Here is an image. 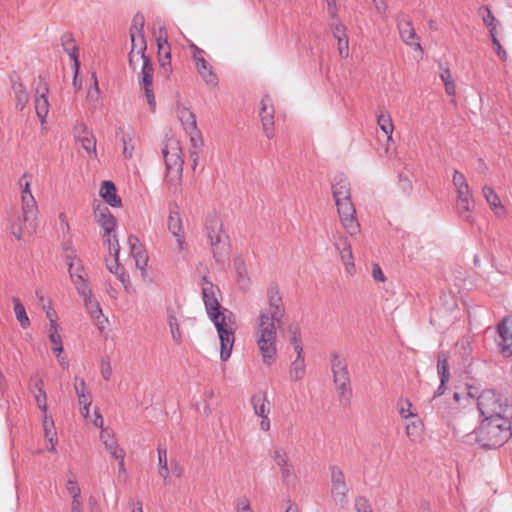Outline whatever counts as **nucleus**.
Masks as SVG:
<instances>
[{"label":"nucleus","instance_id":"1","mask_svg":"<svg viewBox=\"0 0 512 512\" xmlns=\"http://www.w3.org/2000/svg\"><path fill=\"white\" fill-rule=\"evenodd\" d=\"M267 305L260 309L254 322V338L265 365L270 366L277 356V328L285 317V306L277 284L266 290Z\"/></svg>","mask_w":512,"mask_h":512},{"label":"nucleus","instance_id":"2","mask_svg":"<svg viewBox=\"0 0 512 512\" xmlns=\"http://www.w3.org/2000/svg\"><path fill=\"white\" fill-rule=\"evenodd\" d=\"M202 286L203 300L210 320L216 327L220 340V358L227 361L235 342V318L232 312L221 309L214 286L206 278Z\"/></svg>","mask_w":512,"mask_h":512},{"label":"nucleus","instance_id":"3","mask_svg":"<svg viewBox=\"0 0 512 512\" xmlns=\"http://www.w3.org/2000/svg\"><path fill=\"white\" fill-rule=\"evenodd\" d=\"M204 235L208 240L214 259L223 263L229 256V236L223 228L221 217L213 212L207 215L204 222Z\"/></svg>","mask_w":512,"mask_h":512},{"label":"nucleus","instance_id":"4","mask_svg":"<svg viewBox=\"0 0 512 512\" xmlns=\"http://www.w3.org/2000/svg\"><path fill=\"white\" fill-rule=\"evenodd\" d=\"M477 437L482 446L497 448L502 446L512 436L509 428H507V420L498 417L491 420H483L478 429Z\"/></svg>","mask_w":512,"mask_h":512},{"label":"nucleus","instance_id":"5","mask_svg":"<svg viewBox=\"0 0 512 512\" xmlns=\"http://www.w3.org/2000/svg\"><path fill=\"white\" fill-rule=\"evenodd\" d=\"M23 218H12L10 230L18 240L26 234H31L34 229V220L37 214V204L33 194H21Z\"/></svg>","mask_w":512,"mask_h":512},{"label":"nucleus","instance_id":"6","mask_svg":"<svg viewBox=\"0 0 512 512\" xmlns=\"http://www.w3.org/2000/svg\"><path fill=\"white\" fill-rule=\"evenodd\" d=\"M165 165L166 177L169 182H176L181 178L184 161L181 157L182 150L176 138L167 137L161 149Z\"/></svg>","mask_w":512,"mask_h":512},{"label":"nucleus","instance_id":"7","mask_svg":"<svg viewBox=\"0 0 512 512\" xmlns=\"http://www.w3.org/2000/svg\"><path fill=\"white\" fill-rule=\"evenodd\" d=\"M334 197L343 228L351 236L356 235L360 230V225L356 218V209L350 194H334Z\"/></svg>","mask_w":512,"mask_h":512},{"label":"nucleus","instance_id":"8","mask_svg":"<svg viewBox=\"0 0 512 512\" xmlns=\"http://www.w3.org/2000/svg\"><path fill=\"white\" fill-rule=\"evenodd\" d=\"M478 409L484 420L504 417L505 405L501 402V398L492 390L483 391L477 401Z\"/></svg>","mask_w":512,"mask_h":512},{"label":"nucleus","instance_id":"9","mask_svg":"<svg viewBox=\"0 0 512 512\" xmlns=\"http://www.w3.org/2000/svg\"><path fill=\"white\" fill-rule=\"evenodd\" d=\"M167 227L176 240L177 251L179 253H182L187 249V243L185 240V232L183 228L182 219L179 213V207L175 203L170 204L169 206V217Z\"/></svg>","mask_w":512,"mask_h":512},{"label":"nucleus","instance_id":"10","mask_svg":"<svg viewBox=\"0 0 512 512\" xmlns=\"http://www.w3.org/2000/svg\"><path fill=\"white\" fill-rule=\"evenodd\" d=\"M154 68L151 59H144L138 74L139 84L144 88L145 96L152 112H155L156 101L153 92Z\"/></svg>","mask_w":512,"mask_h":512},{"label":"nucleus","instance_id":"11","mask_svg":"<svg viewBox=\"0 0 512 512\" xmlns=\"http://www.w3.org/2000/svg\"><path fill=\"white\" fill-rule=\"evenodd\" d=\"M348 491L343 471L339 467L333 466L331 468V496L334 502L343 507L347 503Z\"/></svg>","mask_w":512,"mask_h":512},{"label":"nucleus","instance_id":"12","mask_svg":"<svg viewBox=\"0 0 512 512\" xmlns=\"http://www.w3.org/2000/svg\"><path fill=\"white\" fill-rule=\"evenodd\" d=\"M109 253L111 255V259H106V267L107 269L113 273L117 278L122 282L124 287L127 289V285L129 284V276L124 272V268L119 264V243L118 239L114 238L112 241L110 238L107 239Z\"/></svg>","mask_w":512,"mask_h":512},{"label":"nucleus","instance_id":"13","mask_svg":"<svg viewBox=\"0 0 512 512\" xmlns=\"http://www.w3.org/2000/svg\"><path fill=\"white\" fill-rule=\"evenodd\" d=\"M396 21L399 35L402 41L405 44L413 46L415 49L422 52V47L419 43V38L416 35L411 19L404 13H400L397 15Z\"/></svg>","mask_w":512,"mask_h":512},{"label":"nucleus","instance_id":"14","mask_svg":"<svg viewBox=\"0 0 512 512\" xmlns=\"http://www.w3.org/2000/svg\"><path fill=\"white\" fill-rule=\"evenodd\" d=\"M127 244L130 248V255L135 262L136 268L140 270L142 277H146L148 255L144 246L139 242V239L134 235H129L127 239Z\"/></svg>","mask_w":512,"mask_h":512},{"label":"nucleus","instance_id":"15","mask_svg":"<svg viewBox=\"0 0 512 512\" xmlns=\"http://www.w3.org/2000/svg\"><path fill=\"white\" fill-rule=\"evenodd\" d=\"M49 86L42 76H39V82L35 90V110L41 123L45 122L49 112L48 95Z\"/></svg>","mask_w":512,"mask_h":512},{"label":"nucleus","instance_id":"16","mask_svg":"<svg viewBox=\"0 0 512 512\" xmlns=\"http://www.w3.org/2000/svg\"><path fill=\"white\" fill-rule=\"evenodd\" d=\"M94 214L97 222L104 229V237L106 240L110 238L114 241L115 235L111 236V233L115 231L117 223L116 219L111 215L109 209L104 204H94Z\"/></svg>","mask_w":512,"mask_h":512},{"label":"nucleus","instance_id":"17","mask_svg":"<svg viewBox=\"0 0 512 512\" xmlns=\"http://www.w3.org/2000/svg\"><path fill=\"white\" fill-rule=\"evenodd\" d=\"M9 80L15 98V108L18 111H23L29 102V92L27 91L21 76L16 71L9 74Z\"/></svg>","mask_w":512,"mask_h":512},{"label":"nucleus","instance_id":"18","mask_svg":"<svg viewBox=\"0 0 512 512\" xmlns=\"http://www.w3.org/2000/svg\"><path fill=\"white\" fill-rule=\"evenodd\" d=\"M334 246L340 254L345 271L348 274H353L355 272L354 257L347 237L342 234L334 237Z\"/></svg>","mask_w":512,"mask_h":512},{"label":"nucleus","instance_id":"19","mask_svg":"<svg viewBox=\"0 0 512 512\" xmlns=\"http://www.w3.org/2000/svg\"><path fill=\"white\" fill-rule=\"evenodd\" d=\"M79 295L83 298L84 305L91 318L99 328L103 329L107 323V318L104 317L100 304L93 296L91 288L87 289L84 293H79Z\"/></svg>","mask_w":512,"mask_h":512},{"label":"nucleus","instance_id":"20","mask_svg":"<svg viewBox=\"0 0 512 512\" xmlns=\"http://www.w3.org/2000/svg\"><path fill=\"white\" fill-rule=\"evenodd\" d=\"M260 119L265 135L271 139L274 137V108L271 98L265 96L260 102Z\"/></svg>","mask_w":512,"mask_h":512},{"label":"nucleus","instance_id":"21","mask_svg":"<svg viewBox=\"0 0 512 512\" xmlns=\"http://www.w3.org/2000/svg\"><path fill=\"white\" fill-rule=\"evenodd\" d=\"M68 270L70 279L78 294L84 293L87 289L90 288L89 277L82 261H76V263H71L68 266Z\"/></svg>","mask_w":512,"mask_h":512},{"label":"nucleus","instance_id":"22","mask_svg":"<svg viewBox=\"0 0 512 512\" xmlns=\"http://www.w3.org/2000/svg\"><path fill=\"white\" fill-rule=\"evenodd\" d=\"M333 383L339 401L346 404L349 403L353 394L349 371L334 375Z\"/></svg>","mask_w":512,"mask_h":512},{"label":"nucleus","instance_id":"23","mask_svg":"<svg viewBox=\"0 0 512 512\" xmlns=\"http://www.w3.org/2000/svg\"><path fill=\"white\" fill-rule=\"evenodd\" d=\"M144 24L145 18L141 13L134 15L132 24L130 27V39L134 42V47L140 49H147L146 40L144 36Z\"/></svg>","mask_w":512,"mask_h":512},{"label":"nucleus","instance_id":"24","mask_svg":"<svg viewBox=\"0 0 512 512\" xmlns=\"http://www.w3.org/2000/svg\"><path fill=\"white\" fill-rule=\"evenodd\" d=\"M178 117H179L180 121L182 122L186 132H188L190 134L191 142L193 143V146L196 147V140H195L194 134L199 133V131L197 129L195 114L187 108H182L178 112Z\"/></svg>","mask_w":512,"mask_h":512},{"label":"nucleus","instance_id":"25","mask_svg":"<svg viewBox=\"0 0 512 512\" xmlns=\"http://www.w3.org/2000/svg\"><path fill=\"white\" fill-rule=\"evenodd\" d=\"M498 329L503 352L512 355V316L505 318Z\"/></svg>","mask_w":512,"mask_h":512},{"label":"nucleus","instance_id":"26","mask_svg":"<svg viewBox=\"0 0 512 512\" xmlns=\"http://www.w3.org/2000/svg\"><path fill=\"white\" fill-rule=\"evenodd\" d=\"M251 404L253 406L255 415L260 418L269 416L271 405L266 393L260 392L254 394L251 398Z\"/></svg>","mask_w":512,"mask_h":512},{"label":"nucleus","instance_id":"27","mask_svg":"<svg viewBox=\"0 0 512 512\" xmlns=\"http://www.w3.org/2000/svg\"><path fill=\"white\" fill-rule=\"evenodd\" d=\"M296 357L291 362L289 368V377L292 381H300L306 374V363L304 352L295 353Z\"/></svg>","mask_w":512,"mask_h":512},{"label":"nucleus","instance_id":"28","mask_svg":"<svg viewBox=\"0 0 512 512\" xmlns=\"http://www.w3.org/2000/svg\"><path fill=\"white\" fill-rule=\"evenodd\" d=\"M61 44L63 46L64 51L69 55L71 60L74 62V69L76 72H79L80 62L78 59V47L74 43L73 35L69 32L64 33L61 36Z\"/></svg>","mask_w":512,"mask_h":512},{"label":"nucleus","instance_id":"29","mask_svg":"<svg viewBox=\"0 0 512 512\" xmlns=\"http://www.w3.org/2000/svg\"><path fill=\"white\" fill-rule=\"evenodd\" d=\"M178 311L172 306H169L166 308V318H167V324L170 328V333L172 336V339L177 343L180 344L182 341V333L179 328L178 323Z\"/></svg>","mask_w":512,"mask_h":512},{"label":"nucleus","instance_id":"30","mask_svg":"<svg viewBox=\"0 0 512 512\" xmlns=\"http://www.w3.org/2000/svg\"><path fill=\"white\" fill-rule=\"evenodd\" d=\"M74 389L80 406H91L92 396L83 379L75 377Z\"/></svg>","mask_w":512,"mask_h":512},{"label":"nucleus","instance_id":"31","mask_svg":"<svg viewBox=\"0 0 512 512\" xmlns=\"http://www.w3.org/2000/svg\"><path fill=\"white\" fill-rule=\"evenodd\" d=\"M43 428H44V437L48 443L47 450L50 452H54L56 450V443H57L56 431L54 428L53 420H49L47 415H44Z\"/></svg>","mask_w":512,"mask_h":512},{"label":"nucleus","instance_id":"32","mask_svg":"<svg viewBox=\"0 0 512 512\" xmlns=\"http://www.w3.org/2000/svg\"><path fill=\"white\" fill-rule=\"evenodd\" d=\"M289 343L292 346L295 353L304 352L302 339H301V328L298 324H290L288 327Z\"/></svg>","mask_w":512,"mask_h":512},{"label":"nucleus","instance_id":"33","mask_svg":"<svg viewBox=\"0 0 512 512\" xmlns=\"http://www.w3.org/2000/svg\"><path fill=\"white\" fill-rule=\"evenodd\" d=\"M423 424L419 417L416 415L410 418V421L406 424L405 430L406 435L412 441H417L422 434Z\"/></svg>","mask_w":512,"mask_h":512},{"label":"nucleus","instance_id":"34","mask_svg":"<svg viewBox=\"0 0 512 512\" xmlns=\"http://www.w3.org/2000/svg\"><path fill=\"white\" fill-rule=\"evenodd\" d=\"M330 368L332 375L344 373L348 370V363L344 356L338 352H333L330 355Z\"/></svg>","mask_w":512,"mask_h":512},{"label":"nucleus","instance_id":"35","mask_svg":"<svg viewBox=\"0 0 512 512\" xmlns=\"http://www.w3.org/2000/svg\"><path fill=\"white\" fill-rule=\"evenodd\" d=\"M270 456L278 470L287 467L292 463L289 459L288 453L282 447L273 448L270 451Z\"/></svg>","mask_w":512,"mask_h":512},{"label":"nucleus","instance_id":"36","mask_svg":"<svg viewBox=\"0 0 512 512\" xmlns=\"http://www.w3.org/2000/svg\"><path fill=\"white\" fill-rule=\"evenodd\" d=\"M145 52L146 49L134 47V42H131V50L129 52V66L131 69L136 70L138 65L143 64L144 59H150Z\"/></svg>","mask_w":512,"mask_h":512},{"label":"nucleus","instance_id":"37","mask_svg":"<svg viewBox=\"0 0 512 512\" xmlns=\"http://www.w3.org/2000/svg\"><path fill=\"white\" fill-rule=\"evenodd\" d=\"M202 80L210 87L215 88L218 85V76L214 72L212 65L209 63L205 65V68L197 69Z\"/></svg>","mask_w":512,"mask_h":512},{"label":"nucleus","instance_id":"38","mask_svg":"<svg viewBox=\"0 0 512 512\" xmlns=\"http://www.w3.org/2000/svg\"><path fill=\"white\" fill-rule=\"evenodd\" d=\"M485 198L497 217H504L506 215V208L502 204L499 194H485Z\"/></svg>","mask_w":512,"mask_h":512},{"label":"nucleus","instance_id":"39","mask_svg":"<svg viewBox=\"0 0 512 512\" xmlns=\"http://www.w3.org/2000/svg\"><path fill=\"white\" fill-rule=\"evenodd\" d=\"M66 490L72 500L81 499V488L77 482L76 475L70 472L65 483Z\"/></svg>","mask_w":512,"mask_h":512},{"label":"nucleus","instance_id":"40","mask_svg":"<svg viewBox=\"0 0 512 512\" xmlns=\"http://www.w3.org/2000/svg\"><path fill=\"white\" fill-rule=\"evenodd\" d=\"M14 304V312L17 320L19 321L22 328H27L30 325L29 317L27 316L24 305L16 297L12 299Z\"/></svg>","mask_w":512,"mask_h":512},{"label":"nucleus","instance_id":"41","mask_svg":"<svg viewBox=\"0 0 512 512\" xmlns=\"http://www.w3.org/2000/svg\"><path fill=\"white\" fill-rule=\"evenodd\" d=\"M234 267H235V270H236V273H237L238 284L242 288H247L249 286V284H250V279L248 277L247 270H246V267H245V264H244L243 260H241L239 258L235 259Z\"/></svg>","mask_w":512,"mask_h":512},{"label":"nucleus","instance_id":"42","mask_svg":"<svg viewBox=\"0 0 512 512\" xmlns=\"http://www.w3.org/2000/svg\"><path fill=\"white\" fill-rule=\"evenodd\" d=\"M82 148L88 153L90 158H97V152H96V138L94 134H90L88 136H84L77 140Z\"/></svg>","mask_w":512,"mask_h":512},{"label":"nucleus","instance_id":"43","mask_svg":"<svg viewBox=\"0 0 512 512\" xmlns=\"http://www.w3.org/2000/svg\"><path fill=\"white\" fill-rule=\"evenodd\" d=\"M33 392L35 394L34 395L35 401H36L38 407L44 412V415H47L46 414V412H47L46 393L43 390L42 380H38L35 383Z\"/></svg>","mask_w":512,"mask_h":512},{"label":"nucleus","instance_id":"44","mask_svg":"<svg viewBox=\"0 0 512 512\" xmlns=\"http://www.w3.org/2000/svg\"><path fill=\"white\" fill-rule=\"evenodd\" d=\"M104 447L105 449L118 461H120V466L123 467V459L125 458V452L122 448L119 447L117 441L109 440L104 441Z\"/></svg>","mask_w":512,"mask_h":512},{"label":"nucleus","instance_id":"45","mask_svg":"<svg viewBox=\"0 0 512 512\" xmlns=\"http://www.w3.org/2000/svg\"><path fill=\"white\" fill-rule=\"evenodd\" d=\"M437 370L440 378H442V384H446L449 380V364L445 353H440L438 356Z\"/></svg>","mask_w":512,"mask_h":512},{"label":"nucleus","instance_id":"46","mask_svg":"<svg viewBox=\"0 0 512 512\" xmlns=\"http://www.w3.org/2000/svg\"><path fill=\"white\" fill-rule=\"evenodd\" d=\"M377 123L381 130L387 135L388 139L392 138V133L394 130V126L392 123V119L389 114L380 113L377 116Z\"/></svg>","mask_w":512,"mask_h":512},{"label":"nucleus","instance_id":"47","mask_svg":"<svg viewBox=\"0 0 512 512\" xmlns=\"http://www.w3.org/2000/svg\"><path fill=\"white\" fill-rule=\"evenodd\" d=\"M192 52V59L195 63L196 68H205V65L209 64V62L204 58L205 51L194 43H190L189 45Z\"/></svg>","mask_w":512,"mask_h":512},{"label":"nucleus","instance_id":"48","mask_svg":"<svg viewBox=\"0 0 512 512\" xmlns=\"http://www.w3.org/2000/svg\"><path fill=\"white\" fill-rule=\"evenodd\" d=\"M397 407L399 415L403 419L408 420L417 415L412 410V403L407 399H400L397 403Z\"/></svg>","mask_w":512,"mask_h":512},{"label":"nucleus","instance_id":"49","mask_svg":"<svg viewBox=\"0 0 512 512\" xmlns=\"http://www.w3.org/2000/svg\"><path fill=\"white\" fill-rule=\"evenodd\" d=\"M351 189L348 179L343 175H337L332 181V192H349Z\"/></svg>","mask_w":512,"mask_h":512},{"label":"nucleus","instance_id":"50","mask_svg":"<svg viewBox=\"0 0 512 512\" xmlns=\"http://www.w3.org/2000/svg\"><path fill=\"white\" fill-rule=\"evenodd\" d=\"M157 41L160 66L165 62L171 63L170 46L167 40L161 41V39H158Z\"/></svg>","mask_w":512,"mask_h":512},{"label":"nucleus","instance_id":"51","mask_svg":"<svg viewBox=\"0 0 512 512\" xmlns=\"http://www.w3.org/2000/svg\"><path fill=\"white\" fill-rule=\"evenodd\" d=\"M63 257L68 266L76 261H81L77 256L76 249L69 242L63 244Z\"/></svg>","mask_w":512,"mask_h":512},{"label":"nucleus","instance_id":"52","mask_svg":"<svg viewBox=\"0 0 512 512\" xmlns=\"http://www.w3.org/2000/svg\"><path fill=\"white\" fill-rule=\"evenodd\" d=\"M48 337H49L50 342L53 344V348H52L53 351L56 354H61L63 351V346H62L61 335L58 332V328L57 329H54V328L49 329Z\"/></svg>","mask_w":512,"mask_h":512},{"label":"nucleus","instance_id":"53","mask_svg":"<svg viewBox=\"0 0 512 512\" xmlns=\"http://www.w3.org/2000/svg\"><path fill=\"white\" fill-rule=\"evenodd\" d=\"M101 200L95 201L94 204L110 205L112 207H119L121 205V198L119 194H100Z\"/></svg>","mask_w":512,"mask_h":512},{"label":"nucleus","instance_id":"54","mask_svg":"<svg viewBox=\"0 0 512 512\" xmlns=\"http://www.w3.org/2000/svg\"><path fill=\"white\" fill-rule=\"evenodd\" d=\"M281 479L285 485H289L293 483L296 479V473L294 469V465L291 463L287 467H284L279 470Z\"/></svg>","mask_w":512,"mask_h":512},{"label":"nucleus","instance_id":"55","mask_svg":"<svg viewBox=\"0 0 512 512\" xmlns=\"http://www.w3.org/2000/svg\"><path fill=\"white\" fill-rule=\"evenodd\" d=\"M471 203L472 194H459L456 202L458 212L462 214L469 211Z\"/></svg>","mask_w":512,"mask_h":512},{"label":"nucleus","instance_id":"56","mask_svg":"<svg viewBox=\"0 0 512 512\" xmlns=\"http://www.w3.org/2000/svg\"><path fill=\"white\" fill-rule=\"evenodd\" d=\"M123 155L126 159H131L135 149V141L131 136H123Z\"/></svg>","mask_w":512,"mask_h":512},{"label":"nucleus","instance_id":"57","mask_svg":"<svg viewBox=\"0 0 512 512\" xmlns=\"http://www.w3.org/2000/svg\"><path fill=\"white\" fill-rule=\"evenodd\" d=\"M354 506L356 512H373L370 501L364 496H358Z\"/></svg>","mask_w":512,"mask_h":512},{"label":"nucleus","instance_id":"58","mask_svg":"<svg viewBox=\"0 0 512 512\" xmlns=\"http://www.w3.org/2000/svg\"><path fill=\"white\" fill-rule=\"evenodd\" d=\"M453 184L457 190L456 192H463L464 190L468 189L465 176L458 171H454Z\"/></svg>","mask_w":512,"mask_h":512},{"label":"nucleus","instance_id":"59","mask_svg":"<svg viewBox=\"0 0 512 512\" xmlns=\"http://www.w3.org/2000/svg\"><path fill=\"white\" fill-rule=\"evenodd\" d=\"M236 512H254L248 497L241 496L236 500Z\"/></svg>","mask_w":512,"mask_h":512},{"label":"nucleus","instance_id":"60","mask_svg":"<svg viewBox=\"0 0 512 512\" xmlns=\"http://www.w3.org/2000/svg\"><path fill=\"white\" fill-rule=\"evenodd\" d=\"M480 13L482 15L483 22H484V24L487 27H491V26L495 25L494 24L495 17H494V15L492 14L491 10L488 7H481L480 8Z\"/></svg>","mask_w":512,"mask_h":512},{"label":"nucleus","instance_id":"61","mask_svg":"<svg viewBox=\"0 0 512 512\" xmlns=\"http://www.w3.org/2000/svg\"><path fill=\"white\" fill-rule=\"evenodd\" d=\"M73 133L76 140L92 134V132L88 130L87 126L84 123L76 124L74 126Z\"/></svg>","mask_w":512,"mask_h":512},{"label":"nucleus","instance_id":"62","mask_svg":"<svg viewBox=\"0 0 512 512\" xmlns=\"http://www.w3.org/2000/svg\"><path fill=\"white\" fill-rule=\"evenodd\" d=\"M331 29L333 36L338 40L339 38H346V29L342 23H332Z\"/></svg>","mask_w":512,"mask_h":512},{"label":"nucleus","instance_id":"63","mask_svg":"<svg viewBox=\"0 0 512 512\" xmlns=\"http://www.w3.org/2000/svg\"><path fill=\"white\" fill-rule=\"evenodd\" d=\"M338 42V50L339 54L342 58H347L349 55V41L348 37L346 38H339L337 40Z\"/></svg>","mask_w":512,"mask_h":512},{"label":"nucleus","instance_id":"64","mask_svg":"<svg viewBox=\"0 0 512 512\" xmlns=\"http://www.w3.org/2000/svg\"><path fill=\"white\" fill-rule=\"evenodd\" d=\"M507 420V428H509L512 436V403L505 404L504 417Z\"/></svg>","mask_w":512,"mask_h":512}]
</instances>
